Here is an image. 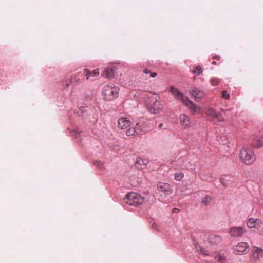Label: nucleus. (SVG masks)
<instances>
[{
	"label": "nucleus",
	"mask_w": 263,
	"mask_h": 263,
	"mask_svg": "<svg viewBox=\"0 0 263 263\" xmlns=\"http://www.w3.org/2000/svg\"><path fill=\"white\" fill-rule=\"evenodd\" d=\"M170 92L174 95L175 98L181 101L185 106H187L193 114H201V109L200 107L196 106L193 102L190 101L187 97H184L183 94L180 92L178 89L171 86L170 88Z\"/></svg>",
	"instance_id": "f257e3e1"
},
{
	"label": "nucleus",
	"mask_w": 263,
	"mask_h": 263,
	"mask_svg": "<svg viewBox=\"0 0 263 263\" xmlns=\"http://www.w3.org/2000/svg\"><path fill=\"white\" fill-rule=\"evenodd\" d=\"M147 109L153 114H158L162 110V106L157 97L153 95L147 97L145 100Z\"/></svg>",
	"instance_id": "f03ea898"
},
{
	"label": "nucleus",
	"mask_w": 263,
	"mask_h": 263,
	"mask_svg": "<svg viewBox=\"0 0 263 263\" xmlns=\"http://www.w3.org/2000/svg\"><path fill=\"white\" fill-rule=\"evenodd\" d=\"M239 157L240 161L246 165L252 164L256 160L253 150L246 147L240 149Z\"/></svg>",
	"instance_id": "7ed1b4c3"
},
{
	"label": "nucleus",
	"mask_w": 263,
	"mask_h": 263,
	"mask_svg": "<svg viewBox=\"0 0 263 263\" xmlns=\"http://www.w3.org/2000/svg\"><path fill=\"white\" fill-rule=\"evenodd\" d=\"M119 88L114 84H110L105 85L102 90L103 99L106 101H110L118 97Z\"/></svg>",
	"instance_id": "20e7f679"
},
{
	"label": "nucleus",
	"mask_w": 263,
	"mask_h": 263,
	"mask_svg": "<svg viewBox=\"0 0 263 263\" xmlns=\"http://www.w3.org/2000/svg\"><path fill=\"white\" fill-rule=\"evenodd\" d=\"M125 202L130 205L139 206L144 202V198L136 193H130L127 195L125 198Z\"/></svg>",
	"instance_id": "39448f33"
},
{
	"label": "nucleus",
	"mask_w": 263,
	"mask_h": 263,
	"mask_svg": "<svg viewBox=\"0 0 263 263\" xmlns=\"http://www.w3.org/2000/svg\"><path fill=\"white\" fill-rule=\"evenodd\" d=\"M233 252L236 254H245L249 252V245L247 242H241L232 247Z\"/></svg>",
	"instance_id": "423d86ee"
},
{
	"label": "nucleus",
	"mask_w": 263,
	"mask_h": 263,
	"mask_svg": "<svg viewBox=\"0 0 263 263\" xmlns=\"http://www.w3.org/2000/svg\"><path fill=\"white\" fill-rule=\"evenodd\" d=\"M246 232V230L243 227H233L229 231L230 235L233 238L241 237Z\"/></svg>",
	"instance_id": "0eeeda50"
},
{
	"label": "nucleus",
	"mask_w": 263,
	"mask_h": 263,
	"mask_svg": "<svg viewBox=\"0 0 263 263\" xmlns=\"http://www.w3.org/2000/svg\"><path fill=\"white\" fill-rule=\"evenodd\" d=\"M246 225L249 228L259 229L263 227V220L259 218H250L247 220Z\"/></svg>",
	"instance_id": "6e6552de"
},
{
	"label": "nucleus",
	"mask_w": 263,
	"mask_h": 263,
	"mask_svg": "<svg viewBox=\"0 0 263 263\" xmlns=\"http://www.w3.org/2000/svg\"><path fill=\"white\" fill-rule=\"evenodd\" d=\"M179 121L181 127L183 129H187L192 126V122L190 118L184 114L180 115Z\"/></svg>",
	"instance_id": "1a4fd4ad"
},
{
	"label": "nucleus",
	"mask_w": 263,
	"mask_h": 263,
	"mask_svg": "<svg viewBox=\"0 0 263 263\" xmlns=\"http://www.w3.org/2000/svg\"><path fill=\"white\" fill-rule=\"evenodd\" d=\"M158 190L163 192L165 195H169L173 193V189L170 184L160 182L157 184Z\"/></svg>",
	"instance_id": "9d476101"
},
{
	"label": "nucleus",
	"mask_w": 263,
	"mask_h": 263,
	"mask_svg": "<svg viewBox=\"0 0 263 263\" xmlns=\"http://www.w3.org/2000/svg\"><path fill=\"white\" fill-rule=\"evenodd\" d=\"M208 241L212 245H217L221 242L222 238L218 235L211 234L208 236Z\"/></svg>",
	"instance_id": "9b49d317"
},
{
	"label": "nucleus",
	"mask_w": 263,
	"mask_h": 263,
	"mask_svg": "<svg viewBox=\"0 0 263 263\" xmlns=\"http://www.w3.org/2000/svg\"><path fill=\"white\" fill-rule=\"evenodd\" d=\"M263 257V249L258 247L253 248L252 258L255 260H259Z\"/></svg>",
	"instance_id": "f8f14e48"
},
{
	"label": "nucleus",
	"mask_w": 263,
	"mask_h": 263,
	"mask_svg": "<svg viewBox=\"0 0 263 263\" xmlns=\"http://www.w3.org/2000/svg\"><path fill=\"white\" fill-rule=\"evenodd\" d=\"M149 163V160L147 158H142L138 157L137 158L135 162V166L139 170L143 168V166H145Z\"/></svg>",
	"instance_id": "ddd939ff"
},
{
	"label": "nucleus",
	"mask_w": 263,
	"mask_h": 263,
	"mask_svg": "<svg viewBox=\"0 0 263 263\" xmlns=\"http://www.w3.org/2000/svg\"><path fill=\"white\" fill-rule=\"evenodd\" d=\"M130 125L131 122L127 118H121L118 120V126L121 129H125Z\"/></svg>",
	"instance_id": "4468645a"
},
{
	"label": "nucleus",
	"mask_w": 263,
	"mask_h": 263,
	"mask_svg": "<svg viewBox=\"0 0 263 263\" xmlns=\"http://www.w3.org/2000/svg\"><path fill=\"white\" fill-rule=\"evenodd\" d=\"M191 96L195 99L196 101H199L202 98L204 97V93L203 91L198 90L197 88H195L190 91Z\"/></svg>",
	"instance_id": "2eb2a0df"
},
{
	"label": "nucleus",
	"mask_w": 263,
	"mask_h": 263,
	"mask_svg": "<svg viewBox=\"0 0 263 263\" xmlns=\"http://www.w3.org/2000/svg\"><path fill=\"white\" fill-rule=\"evenodd\" d=\"M253 144L254 146L260 147L263 146V137L256 136L253 139Z\"/></svg>",
	"instance_id": "dca6fc26"
},
{
	"label": "nucleus",
	"mask_w": 263,
	"mask_h": 263,
	"mask_svg": "<svg viewBox=\"0 0 263 263\" xmlns=\"http://www.w3.org/2000/svg\"><path fill=\"white\" fill-rule=\"evenodd\" d=\"M214 259L215 263H225L226 257L222 254L216 253L214 256Z\"/></svg>",
	"instance_id": "f3484780"
},
{
	"label": "nucleus",
	"mask_w": 263,
	"mask_h": 263,
	"mask_svg": "<svg viewBox=\"0 0 263 263\" xmlns=\"http://www.w3.org/2000/svg\"><path fill=\"white\" fill-rule=\"evenodd\" d=\"M140 132V129L138 127H131L126 131V134L128 136H134L139 134Z\"/></svg>",
	"instance_id": "a211bd4d"
},
{
	"label": "nucleus",
	"mask_w": 263,
	"mask_h": 263,
	"mask_svg": "<svg viewBox=\"0 0 263 263\" xmlns=\"http://www.w3.org/2000/svg\"><path fill=\"white\" fill-rule=\"evenodd\" d=\"M103 74L104 77L110 78L114 76V72L112 68H107L104 70Z\"/></svg>",
	"instance_id": "6ab92c4d"
},
{
	"label": "nucleus",
	"mask_w": 263,
	"mask_h": 263,
	"mask_svg": "<svg viewBox=\"0 0 263 263\" xmlns=\"http://www.w3.org/2000/svg\"><path fill=\"white\" fill-rule=\"evenodd\" d=\"M192 72L198 76L203 72V69L200 66H194Z\"/></svg>",
	"instance_id": "aec40b11"
},
{
	"label": "nucleus",
	"mask_w": 263,
	"mask_h": 263,
	"mask_svg": "<svg viewBox=\"0 0 263 263\" xmlns=\"http://www.w3.org/2000/svg\"><path fill=\"white\" fill-rule=\"evenodd\" d=\"M206 114L208 117H211L212 119H214L216 112L213 108H209L206 110Z\"/></svg>",
	"instance_id": "412c9836"
},
{
	"label": "nucleus",
	"mask_w": 263,
	"mask_h": 263,
	"mask_svg": "<svg viewBox=\"0 0 263 263\" xmlns=\"http://www.w3.org/2000/svg\"><path fill=\"white\" fill-rule=\"evenodd\" d=\"M211 200L212 199L211 197L209 196H205L204 198H202L201 204L204 206H206L211 202Z\"/></svg>",
	"instance_id": "4be33fe9"
},
{
	"label": "nucleus",
	"mask_w": 263,
	"mask_h": 263,
	"mask_svg": "<svg viewBox=\"0 0 263 263\" xmlns=\"http://www.w3.org/2000/svg\"><path fill=\"white\" fill-rule=\"evenodd\" d=\"M143 73L146 75L148 74H150L149 77H147V78H151V77L155 78L157 76V73L156 72H151V71L147 69H145L143 70Z\"/></svg>",
	"instance_id": "5701e85b"
},
{
	"label": "nucleus",
	"mask_w": 263,
	"mask_h": 263,
	"mask_svg": "<svg viewBox=\"0 0 263 263\" xmlns=\"http://www.w3.org/2000/svg\"><path fill=\"white\" fill-rule=\"evenodd\" d=\"M71 82L72 83H79L81 82V80L79 78L78 75H74V76H72L71 77Z\"/></svg>",
	"instance_id": "b1692460"
},
{
	"label": "nucleus",
	"mask_w": 263,
	"mask_h": 263,
	"mask_svg": "<svg viewBox=\"0 0 263 263\" xmlns=\"http://www.w3.org/2000/svg\"><path fill=\"white\" fill-rule=\"evenodd\" d=\"M184 177V174L182 172L176 173L174 175V178L177 181L181 180Z\"/></svg>",
	"instance_id": "393cba45"
},
{
	"label": "nucleus",
	"mask_w": 263,
	"mask_h": 263,
	"mask_svg": "<svg viewBox=\"0 0 263 263\" xmlns=\"http://www.w3.org/2000/svg\"><path fill=\"white\" fill-rule=\"evenodd\" d=\"M90 77H97L99 75V70L98 69H96L93 71H90Z\"/></svg>",
	"instance_id": "a878e982"
},
{
	"label": "nucleus",
	"mask_w": 263,
	"mask_h": 263,
	"mask_svg": "<svg viewBox=\"0 0 263 263\" xmlns=\"http://www.w3.org/2000/svg\"><path fill=\"white\" fill-rule=\"evenodd\" d=\"M211 84L213 86L217 85L220 82V80L218 78H213L211 80Z\"/></svg>",
	"instance_id": "bb28decb"
},
{
	"label": "nucleus",
	"mask_w": 263,
	"mask_h": 263,
	"mask_svg": "<svg viewBox=\"0 0 263 263\" xmlns=\"http://www.w3.org/2000/svg\"><path fill=\"white\" fill-rule=\"evenodd\" d=\"M84 76L86 77V79L88 80L90 78V71L87 69H84L83 70Z\"/></svg>",
	"instance_id": "cd10ccee"
},
{
	"label": "nucleus",
	"mask_w": 263,
	"mask_h": 263,
	"mask_svg": "<svg viewBox=\"0 0 263 263\" xmlns=\"http://www.w3.org/2000/svg\"><path fill=\"white\" fill-rule=\"evenodd\" d=\"M214 119H217V121H219V122L224 121V119H223V117L222 116V115L220 114H217V113H216V116H215Z\"/></svg>",
	"instance_id": "c85d7f7f"
},
{
	"label": "nucleus",
	"mask_w": 263,
	"mask_h": 263,
	"mask_svg": "<svg viewBox=\"0 0 263 263\" xmlns=\"http://www.w3.org/2000/svg\"><path fill=\"white\" fill-rule=\"evenodd\" d=\"M221 96L225 99H229L230 98V95L227 93V91L223 90L221 92Z\"/></svg>",
	"instance_id": "c756f323"
},
{
	"label": "nucleus",
	"mask_w": 263,
	"mask_h": 263,
	"mask_svg": "<svg viewBox=\"0 0 263 263\" xmlns=\"http://www.w3.org/2000/svg\"><path fill=\"white\" fill-rule=\"evenodd\" d=\"M100 163V162L96 161V162H95V165H97L98 167H101V165H99Z\"/></svg>",
	"instance_id": "7c9ffc66"
},
{
	"label": "nucleus",
	"mask_w": 263,
	"mask_h": 263,
	"mask_svg": "<svg viewBox=\"0 0 263 263\" xmlns=\"http://www.w3.org/2000/svg\"><path fill=\"white\" fill-rule=\"evenodd\" d=\"M214 59H216L217 60H219L220 59V57L219 56H215L213 57Z\"/></svg>",
	"instance_id": "2f4dec72"
},
{
	"label": "nucleus",
	"mask_w": 263,
	"mask_h": 263,
	"mask_svg": "<svg viewBox=\"0 0 263 263\" xmlns=\"http://www.w3.org/2000/svg\"><path fill=\"white\" fill-rule=\"evenodd\" d=\"M163 124L162 123H160L158 125L159 128H161L162 127Z\"/></svg>",
	"instance_id": "473e14b6"
},
{
	"label": "nucleus",
	"mask_w": 263,
	"mask_h": 263,
	"mask_svg": "<svg viewBox=\"0 0 263 263\" xmlns=\"http://www.w3.org/2000/svg\"><path fill=\"white\" fill-rule=\"evenodd\" d=\"M65 86H66V87H69V84H68V83H66V84H65Z\"/></svg>",
	"instance_id": "72a5a7b5"
},
{
	"label": "nucleus",
	"mask_w": 263,
	"mask_h": 263,
	"mask_svg": "<svg viewBox=\"0 0 263 263\" xmlns=\"http://www.w3.org/2000/svg\"><path fill=\"white\" fill-rule=\"evenodd\" d=\"M176 210H178V209H177L175 208V209H174L173 210V212H175L176 211Z\"/></svg>",
	"instance_id": "f704fd0d"
},
{
	"label": "nucleus",
	"mask_w": 263,
	"mask_h": 263,
	"mask_svg": "<svg viewBox=\"0 0 263 263\" xmlns=\"http://www.w3.org/2000/svg\"><path fill=\"white\" fill-rule=\"evenodd\" d=\"M212 63L213 64V65H216V62L215 61H213L212 62Z\"/></svg>",
	"instance_id": "c9c22d12"
},
{
	"label": "nucleus",
	"mask_w": 263,
	"mask_h": 263,
	"mask_svg": "<svg viewBox=\"0 0 263 263\" xmlns=\"http://www.w3.org/2000/svg\"><path fill=\"white\" fill-rule=\"evenodd\" d=\"M138 125H139V124H138V123H137V124H136V126H138Z\"/></svg>",
	"instance_id": "e433bc0d"
}]
</instances>
